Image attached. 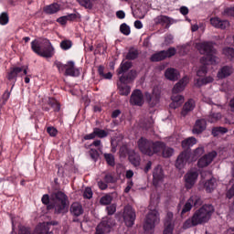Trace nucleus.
Here are the masks:
<instances>
[{
	"mask_svg": "<svg viewBox=\"0 0 234 234\" xmlns=\"http://www.w3.org/2000/svg\"><path fill=\"white\" fill-rule=\"evenodd\" d=\"M196 48L206 57L200 59V63L203 65L197 71V76L204 78L207 74V67L206 65H217L218 63V58L215 56L217 49L213 47V42H200L196 44Z\"/></svg>",
	"mask_w": 234,
	"mask_h": 234,
	"instance_id": "obj_1",
	"label": "nucleus"
},
{
	"mask_svg": "<svg viewBox=\"0 0 234 234\" xmlns=\"http://www.w3.org/2000/svg\"><path fill=\"white\" fill-rule=\"evenodd\" d=\"M215 213V207L212 205H204L200 208L195 211L191 218L185 221L184 229H189L193 226H198L199 224H206L211 219V216Z\"/></svg>",
	"mask_w": 234,
	"mask_h": 234,
	"instance_id": "obj_2",
	"label": "nucleus"
},
{
	"mask_svg": "<svg viewBox=\"0 0 234 234\" xmlns=\"http://www.w3.org/2000/svg\"><path fill=\"white\" fill-rule=\"evenodd\" d=\"M42 204L48 206V209H55V213H65L67 207V195L61 191L54 192L50 195L45 194L42 198Z\"/></svg>",
	"mask_w": 234,
	"mask_h": 234,
	"instance_id": "obj_3",
	"label": "nucleus"
},
{
	"mask_svg": "<svg viewBox=\"0 0 234 234\" xmlns=\"http://www.w3.org/2000/svg\"><path fill=\"white\" fill-rule=\"evenodd\" d=\"M31 49L41 58H52L55 54L54 47L49 39H35L31 42Z\"/></svg>",
	"mask_w": 234,
	"mask_h": 234,
	"instance_id": "obj_4",
	"label": "nucleus"
},
{
	"mask_svg": "<svg viewBox=\"0 0 234 234\" xmlns=\"http://www.w3.org/2000/svg\"><path fill=\"white\" fill-rule=\"evenodd\" d=\"M137 147L143 154L147 156H153V154H157L162 151L164 147V143L162 142H153L146 139L145 137H141L137 142Z\"/></svg>",
	"mask_w": 234,
	"mask_h": 234,
	"instance_id": "obj_5",
	"label": "nucleus"
},
{
	"mask_svg": "<svg viewBox=\"0 0 234 234\" xmlns=\"http://www.w3.org/2000/svg\"><path fill=\"white\" fill-rule=\"evenodd\" d=\"M159 222H160V214L158 213V210L156 209L150 210L144 220V231H151L154 229V226H156V224H159Z\"/></svg>",
	"mask_w": 234,
	"mask_h": 234,
	"instance_id": "obj_6",
	"label": "nucleus"
},
{
	"mask_svg": "<svg viewBox=\"0 0 234 234\" xmlns=\"http://www.w3.org/2000/svg\"><path fill=\"white\" fill-rule=\"evenodd\" d=\"M114 224V219L110 217L103 218L101 222L97 226L95 234L110 233L111 228H113Z\"/></svg>",
	"mask_w": 234,
	"mask_h": 234,
	"instance_id": "obj_7",
	"label": "nucleus"
},
{
	"mask_svg": "<svg viewBox=\"0 0 234 234\" xmlns=\"http://www.w3.org/2000/svg\"><path fill=\"white\" fill-rule=\"evenodd\" d=\"M193 206H202V199L200 197L195 195L192 196L183 206L181 210V217H184L186 213H189L193 209Z\"/></svg>",
	"mask_w": 234,
	"mask_h": 234,
	"instance_id": "obj_8",
	"label": "nucleus"
},
{
	"mask_svg": "<svg viewBox=\"0 0 234 234\" xmlns=\"http://www.w3.org/2000/svg\"><path fill=\"white\" fill-rule=\"evenodd\" d=\"M123 219L128 228L134 226V220H136V212H134L133 207L126 206L124 207Z\"/></svg>",
	"mask_w": 234,
	"mask_h": 234,
	"instance_id": "obj_9",
	"label": "nucleus"
},
{
	"mask_svg": "<svg viewBox=\"0 0 234 234\" xmlns=\"http://www.w3.org/2000/svg\"><path fill=\"white\" fill-rule=\"evenodd\" d=\"M215 158H217V152L216 151L209 152L208 154L203 155L198 159L197 166L201 168L207 167V165H209L211 162L215 160Z\"/></svg>",
	"mask_w": 234,
	"mask_h": 234,
	"instance_id": "obj_10",
	"label": "nucleus"
},
{
	"mask_svg": "<svg viewBox=\"0 0 234 234\" xmlns=\"http://www.w3.org/2000/svg\"><path fill=\"white\" fill-rule=\"evenodd\" d=\"M189 158H191V154L188 152H182L176 161V167L179 171H182L186 165H187V163L189 162Z\"/></svg>",
	"mask_w": 234,
	"mask_h": 234,
	"instance_id": "obj_11",
	"label": "nucleus"
},
{
	"mask_svg": "<svg viewBox=\"0 0 234 234\" xmlns=\"http://www.w3.org/2000/svg\"><path fill=\"white\" fill-rule=\"evenodd\" d=\"M184 178H185V186L187 189H192L193 186L197 184V180L198 178V172L189 171L185 175Z\"/></svg>",
	"mask_w": 234,
	"mask_h": 234,
	"instance_id": "obj_12",
	"label": "nucleus"
},
{
	"mask_svg": "<svg viewBox=\"0 0 234 234\" xmlns=\"http://www.w3.org/2000/svg\"><path fill=\"white\" fill-rule=\"evenodd\" d=\"M127 80L125 79V75H122V77H120V83H118V89H119V94H121V96H129V94H131V87H129V85H127Z\"/></svg>",
	"mask_w": 234,
	"mask_h": 234,
	"instance_id": "obj_13",
	"label": "nucleus"
},
{
	"mask_svg": "<svg viewBox=\"0 0 234 234\" xmlns=\"http://www.w3.org/2000/svg\"><path fill=\"white\" fill-rule=\"evenodd\" d=\"M130 103H132V105H138L139 107L144 105V94L142 93V90H135L133 91Z\"/></svg>",
	"mask_w": 234,
	"mask_h": 234,
	"instance_id": "obj_14",
	"label": "nucleus"
},
{
	"mask_svg": "<svg viewBox=\"0 0 234 234\" xmlns=\"http://www.w3.org/2000/svg\"><path fill=\"white\" fill-rule=\"evenodd\" d=\"M155 25H165V28H169L171 25H175L176 23V20L167 16H158L154 18Z\"/></svg>",
	"mask_w": 234,
	"mask_h": 234,
	"instance_id": "obj_15",
	"label": "nucleus"
},
{
	"mask_svg": "<svg viewBox=\"0 0 234 234\" xmlns=\"http://www.w3.org/2000/svg\"><path fill=\"white\" fill-rule=\"evenodd\" d=\"M80 74V69L75 67L74 61H69L66 64V71H65L66 76H72L73 78H78Z\"/></svg>",
	"mask_w": 234,
	"mask_h": 234,
	"instance_id": "obj_16",
	"label": "nucleus"
},
{
	"mask_svg": "<svg viewBox=\"0 0 234 234\" xmlns=\"http://www.w3.org/2000/svg\"><path fill=\"white\" fill-rule=\"evenodd\" d=\"M187 83H189V78L186 76L174 86L172 89V94H178L179 92H182L187 86Z\"/></svg>",
	"mask_w": 234,
	"mask_h": 234,
	"instance_id": "obj_17",
	"label": "nucleus"
},
{
	"mask_svg": "<svg viewBox=\"0 0 234 234\" xmlns=\"http://www.w3.org/2000/svg\"><path fill=\"white\" fill-rule=\"evenodd\" d=\"M206 127H207L206 120L199 119L196 121L192 133L193 134H200V133H204V131H206Z\"/></svg>",
	"mask_w": 234,
	"mask_h": 234,
	"instance_id": "obj_18",
	"label": "nucleus"
},
{
	"mask_svg": "<svg viewBox=\"0 0 234 234\" xmlns=\"http://www.w3.org/2000/svg\"><path fill=\"white\" fill-rule=\"evenodd\" d=\"M210 23L212 27H215V28H221V30H224L229 27V22L228 20H221L218 17L211 18Z\"/></svg>",
	"mask_w": 234,
	"mask_h": 234,
	"instance_id": "obj_19",
	"label": "nucleus"
},
{
	"mask_svg": "<svg viewBox=\"0 0 234 234\" xmlns=\"http://www.w3.org/2000/svg\"><path fill=\"white\" fill-rule=\"evenodd\" d=\"M153 178H154V185L155 186H158V183L164 180L165 176H164V170L162 169V166H157L154 169Z\"/></svg>",
	"mask_w": 234,
	"mask_h": 234,
	"instance_id": "obj_20",
	"label": "nucleus"
},
{
	"mask_svg": "<svg viewBox=\"0 0 234 234\" xmlns=\"http://www.w3.org/2000/svg\"><path fill=\"white\" fill-rule=\"evenodd\" d=\"M172 102L170 103V109H178L184 103V96L176 95V93H173L171 97Z\"/></svg>",
	"mask_w": 234,
	"mask_h": 234,
	"instance_id": "obj_21",
	"label": "nucleus"
},
{
	"mask_svg": "<svg viewBox=\"0 0 234 234\" xmlns=\"http://www.w3.org/2000/svg\"><path fill=\"white\" fill-rule=\"evenodd\" d=\"M233 74V67L225 66L221 68L218 72V80H224L225 78H229Z\"/></svg>",
	"mask_w": 234,
	"mask_h": 234,
	"instance_id": "obj_22",
	"label": "nucleus"
},
{
	"mask_svg": "<svg viewBox=\"0 0 234 234\" xmlns=\"http://www.w3.org/2000/svg\"><path fill=\"white\" fill-rule=\"evenodd\" d=\"M165 76L166 80H169L170 81H176L180 76V73L174 68H168L165 72Z\"/></svg>",
	"mask_w": 234,
	"mask_h": 234,
	"instance_id": "obj_23",
	"label": "nucleus"
},
{
	"mask_svg": "<svg viewBox=\"0 0 234 234\" xmlns=\"http://www.w3.org/2000/svg\"><path fill=\"white\" fill-rule=\"evenodd\" d=\"M209 123H217L222 120V113L215 112V108H212L211 112L207 117Z\"/></svg>",
	"mask_w": 234,
	"mask_h": 234,
	"instance_id": "obj_24",
	"label": "nucleus"
},
{
	"mask_svg": "<svg viewBox=\"0 0 234 234\" xmlns=\"http://www.w3.org/2000/svg\"><path fill=\"white\" fill-rule=\"evenodd\" d=\"M70 213L74 217H80L83 215V207L79 202L72 203L70 206Z\"/></svg>",
	"mask_w": 234,
	"mask_h": 234,
	"instance_id": "obj_25",
	"label": "nucleus"
},
{
	"mask_svg": "<svg viewBox=\"0 0 234 234\" xmlns=\"http://www.w3.org/2000/svg\"><path fill=\"white\" fill-rule=\"evenodd\" d=\"M145 98L150 103L152 102V105H156L160 100V92L158 91V90L157 91L156 90H154L153 95H150L149 92H146Z\"/></svg>",
	"mask_w": 234,
	"mask_h": 234,
	"instance_id": "obj_26",
	"label": "nucleus"
},
{
	"mask_svg": "<svg viewBox=\"0 0 234 234\" xmlns=\"http://www.w3.org/2000/svg\"><path fill=\"white\" fill-rule=\"evenodd\" d=\"M195 109V101L194 100H189L186 101L183 107V110L181 112V115L183 116H187L188 112H191Z\"/></svg>",
	"mask_w": 234,
	"mask_h": 234,
	"instance_id": "obj_27",
	"label": "nucleus"
},
{
	"mask_svg": "<svg viewBox=\"0 0 234 234\" xmlns=\"http://www.w3.org/2000/svg\"><path fill=\"white\" fill-rule=\"evenodd\" d=\"M61 5L59 4H51L49 5H47L44 7V12H46V14H56L58 12H59V10H61Z\"/></svg>",
	"mask_w": 234,
	"mask_h": 234,
	"instance_id": "obj_28",
	"label": "nucleus"
},
{
	"mask_svg": "<svg viewBox=\"0 0 234 234\" xmlns=\"http://www.w3.org/2000/svg\"><path fill=\"white\" fill-rule=\"evenodd\" d=\"M20 72H23V69L20 67H15L13 69H11L10 72L7 75V79L9 80V81H12V80H16L17 79V74H19Z\"/></svg>",
	"mask_w": 234,
	"mask_h": 234,
	"instance_id": "obj_29",
	"label": "nucleus"
},
{
	"mask_svg": "<svg viewBox=\"0 0 234 234\" xmlns=\"http://www.w3.org/2000/svg\"><path fill=\"white\" fill-rule=\"evenodd\" d=\"M204 153H205L204 146L197 147L196 150H194L193 154L190 155L191 156L190 162H196V160L200 158V156H202Z\"/></svg>",
	"mask_w": 234,
	"mask_h": 234,
	"instance_id": "obj_30",
	"label": "nucleus"
},
{
	"mask_svg": "<svg viewBox=\"0 0 234 234\" xmlns=\"http://www.w3.org/2000/svg\"><path fill=\"white\" fill-rule=\"evenodd\" d=\"M129 161L134 167H138V165H140V154L135 152H131L129 154Z\"/></svg>",
	"mask_w": 234,
	"mask_h": 234,
	"instance_id": "obj_31",
	"label": "nucleus"
},
{
	"mask_svg": "<svg viewBox=\"0 0 234 234\" xmlns=\"http://www.w3.org/2000/svg\"><path fill=\"white\" fill-rule=\"evenodd\" d=\"M207 83H213V77L208 76L203 79H197L195 82L196 87H202L207 85Z\"/></svg>",
	"mask_w": 234,
	"mask_h": 234,
	"instance_id": "obj_32",
	"label": "nucleus"
},
{
	"mask_svg": "<svg viewBox=\"0 0 234 234\" xmlns=\"http://www.w3.org/2000/svg\"><path fill=\"white\" fill-rule=\"evenodd\" d=\"M197 144V138L189 137L182 142L183 149H189V147H193V145Z\"/></svg>",
	"mask_w": 234,
	"mask_h": 234,
	"instance_id": "obj_33",
	"label": "nucleus"
},
{
	"mask_svg": "<svg viewBox=\"0 0 234 234\" xmlns=\"http://www.w3.org/2000/svg\"><path fill=\"white\" fill-rule=\"evenodd\" d=\"M217 187V179L211 178L205 183V189L207 193H211Z\"/></svg>",
	"mask_w": 234,
	"mask_h": 234,
	"instance_id": "obj_34",
	"label": "nucleus"
},
{
	"mask_svg": "<svg viewBox=\"0 0 234 234\" xmlns=\"http://www.w3.org/2000/svg\"><path fill=\"white\" fill-rule=\"evenodd\" d=\"M131 67H133V63H131V61H122L120 65V69H118V74H123V72H127Z\"/></svg>",
	"mask_w": 234,
	"mask_h": 234,
	"instance_id": "obj_35",
	"label": "nucleus"
},
{
	"mask_svg": "<svg viewBox=\"0 0 234 234\" xmlns=\"http://www.w3.org/2000/svg\"><path fill=\"white\" fill-rule=\"evenodd\" d=\"M165 50L152 55L151 61H162L165 59Z\"/></svg>",
	"mask_w": 234,
	"mask_h": 234,
	"instance_id": "obj_36",
	"label": "nucleus"
},
{
	"mask_svg": "<svg viewBox=\"0 0 234 234\" xmlns=\"http://www.w3.org/2000/svg\"><path fill=\"white\" fill-rule=\"evenodd\" d=\"M160 151H163L162 154L164 158H169L173 153H175V150H173L171 147L165 146V144H164V147H162Z\"/></svg>",
	"mask_w": 234,
	"mask_h": 234,
	"instance_id": "obj_37",
	"label": "nucleus"
},
{
	"mask_svg": "<svg viewBox=\"0 0 234 234\" xmlns=\"http://www.w3.org/2000/svg\"><path fill=\"white\" fill-rule=\"evenodd\" d=\"M228 133V128L218 126L212 128V134L213 136H218V134H226Z\"/></svg>",
	"mask_w": 234,
	"mask_h": 234,
	"instance_id": "obj_38",
	"label": "nucleus"
},
{
	"mask_svg": "<svg viewBox=\"0 0 234 234\" xmlns=\"http://www.w3.org/2000/svg\"><path fill=\"white\" fill-rule=\"evenodd\" d=\"M80 6H84V8H88V10H92V6H94V0H77Z\"/></svg>",
	"mask_w": 234,
	"mask_h": 234,
	"instance_id": "obj_39",
	"label": "nucleus"
},
{
	"mask_svg": "<svg viewBox=\"0 0 234 234\" xmlns=\"http://www.w3.org/2000/svg\"><path fill=\"white\" fill-rule=\"evenodd\" d=\"M175 224L172 221H165L164 234H173Z\"/></svg>",
	"mask_w": 234,
	"mask_h": 234,
	"instance_id": "obj_40",
	"label": "nucleus"
},
{
	"mask_svg": "<svg viewBox=\"0 0 234 234\" xmlns=\"http://www.w3.org/2000/svg\"><path fill=\"white\" fill-rule=\"evenodd\" d=\"M112 202V196L106 194L105 196L101 197L100 199V204L101 206H109Z\"/></svg>",
	"mask_w": 234,
	"mask_h": 234,
	"instance_id": "obj_41",
	"label": "nucleus"
},
{
	"mask_svg": "<svg viewBox=\"0 0 234 234\" xmlns=\"http://www.w3.org/2000/svg\"><path fill=\"white\" fill-rule=\"evenodd\" d=\"M60 48H62V50H69V48H72V41L70 40H62L60 42Z\"/></svg>",
	"mask_w": 234,
	"mask_h": 234,
	"instance_id": "obj_42",
	"label": "nucleus"
},
{
	"mask_svg": "<svg viewBox=\"0 0 234 234\" xmlns=\"http://www.w3.org/2000/svg\"><path fill=\"white\" fill-rule=\"evenodd\" d=\"M94 131H95V135L98 136V138H106V136L109 135V133L100 128H94Z\"/></svg>",
	"mask_w": 234,
	"mask_h": 234,
	"instance_id": "obj_43",
	"label": "nucleus"
},
{
	"mask_svg": "<svg viewBox=\"0 0 234 234\" xmlns=\"http://www.w3.org/2000/svg\"><path fill=\"white\" fill-rule=\"evenodd\" d=\"M138 58V50L130 49L126 55V59H136Z\"/></svg>",
	"mask_w": 234,
	"mask_h": 234,
	"instance_id": "obj_44",
	"label": "nucleus"
},
{
	"mask_svg": "<svg viewBox=\"0 0 234 234\" xmlns=\"http://www.w3.org/2000/svg\"><path fill=\"white\" fill-rule=\"evenodd\" d=\"M223 54L229 58L230 59H234V48H226L223 49Z\"/></svg>",
	"mask_w": 234,
	"mask_h": 234,
	"instance_id": "obj_45",
	"label": "nucleus"
},
{
	"mask_svg": "<svg viewBox=\"0 0 234 234\" xmlns=\"http://www.w3.org/2000/svg\"><path fill=\"white\" fill-rule=\"evenodd\" d=\"M120 30L124 36H129V34H131V27L127 24H122Z\"/></svg>",
	"mask_w": 234,
	"mask_h": 234,
	"instance_id": "obj_46",
	"label": "nucleus"
},
{
	"mask_svg": "<svg viewBox=\"0 0 234 234\" xmlns=\"http://www.w3.org/2000/svg\"><path fill=\"white\" fill-rule=\"evenodd\" d=\"M54 65L57 67L58 72H65L67 70V64L64 65L60 61L56 60Z\"/></svg>",
	"mask_w": 234,
	"mask_h": 234,
	"instance_id": "obj_47",
	"label": "nucleus"
},
{
	"mask_svg": "<svg viewBox=\"0 0 234 234\" xmlns=\"http://www.w3.org/2000/svg\"><path fill=\"white\" fill-rule=\"evenodd\" d=\"M104 158L109 165H114V155L112 154H105Z\"/></svg>",
	"mask_w": 234,
	"mask_h": 234,
	"instance_id": "obj_48",
	"label": "nucleus"
},
{
	"mask_svg": "<svg viewBox=\"0 0 234 234\" xmlns=\"http://www.w3.org/2000/svg\"><path fill=\"white\" fill-rule=\"evenodd\" d=\"M223 16H225L226 17H234V7L225 8Z\"/></svg>",
	"mask_w": 234,
	"mask_h": 234,
	"instance_id": "obj_49",
	"label": "nucleus"
},
{
	"mask_svg": "<svg viewBox=\"0 0 234 234\" xmlns=\"http://www.w3.org/2000/svg\"><path fill=\"white\" fill-rule=\"evenodd\" d=\"M175 54H176V48H169L166 51L165 50V58H173Z\"/></svg>",
	"mask_w": 234,
	"mask_h": 234,
	"instance_id": "obj_50",
	"label": "nucleus"
},
{
	"mask_svg": "<svg viewBox=\"0 0 234 234\" xmlns=\"http://www.w3.org/2000/svg\"><path fill=\"white\" fill-rule=\"evenodd\" d=\"M106 211L108 215H114L116 213V204H112L106 207Z\"/></svg>",
	"mask_w": 234,
	"mask_h": 234,
	"instance_id": "obj_51",
	"label": "nucleus"
},
{
	"mask_svg": "<svg viewBox=\"0 0 234 234\" xmlns=\"http://www.w3.org/2000/svg\"><path fill=\"white\" fill-rule=\"evenodd\" d=\"M137 74L136 71L134 70H131L127 76H125V80H127V83H130L131 81H133V80H134L136 78Z\"/></svg>",
	"mask_w": 234,
	"mask_h": 234,
	"instance_id": "obj_52",
	"label": "nucleus"
},
{
	"mask_svg": "<svg viewBox=\"0 0 234 234\" xmlns=\"http://www.w3.org/2000/svg\"><path fill=\"white\" fill-rule=\"evenodd\" d=\"M0 25H8V14L2 13L0 15Z\"/></svg>",
	"mask_w": 234,
	"mask_h": 234,
	"instance_id": "obj_53",
	"label": "nucleus"
},
{
	"mask_svg": "<svg viewBox=\"0 0 234 234\" xmlns=\"http://www.w3.org/2000/svg\"><path fill=\"white\" fill-rule=\"evenodd\" d=\"M9 98H10V91L5 90V93L3 94L2 98L0 99L2 105H5V103H6V101H8Z\"/></svg>",
	"mask_w": 234,
	"mask_h": 234,
	"instance_id": "obj_54",
	"label": "nucleus"
},
{
	"mask_svg": "<svg viewBox=\"0 0 234 234\" xmlns=\"http://www.w3.org/2000/svg\"><path fill=\"white\" fill-rule=\"evenodd\" d=\"M65 17H66V21H74L78 19V17H80V14L73 13V14L65 16Z\"/></svg>",
	"mask_w": 234,
	"mask_h": 234,
	"instance_id": "obj_55",
	"label": "nucleus"
},
{
	"mask_svg": "<svg viewBox=\"0 0 234 234\" xmlns=\"http://www.w3.org/2000/svg\"><path fill=\"white\" fill-rule=\"evenodd\" d=\"M85 198L90 199L92 197V189L90 187H86L83 193Z\"/></svg>",
	"mask_w": 234,
	"mask_h": 234,
	"instance_id": "obj_56",
	"label": "nucleus"
},
{
	"mask_svg": "<svg viewBox=\"0 0 234 234\" xmlns=\"http://www.w3.org/2000/svg\"><path fill=\"white\" fill-rule=\"evenodd\" d=\"M90 155L92 158V160H98L100 154L98 153V150L90 149Z\"/></svg>",
	"mask_w": 234,
	"mask_h": 234,
	"instance_id": "obj_57",
	"label": "nucleus"
},
{
	"mask_svg": "<svg viewBox=\"0 0 234 234\" xmlns=\"http://www.w3.org/2000/svg\"><path fill=\"white\" fill-rule=\"evenodd\" d=\"M92 145L94 147H98L99 151H101V149H103V146L101 145V140H96L94 141L91 144L90 147H92Z\"/></svg>",
	"mask_w": 234,
	"mask_h": 234,
	"instance_id": "obj_58",
	"label": "nucleus"
},
{
	"mask_svg": "<svg viewBox=\"0 0 234 234\" xmlns=\"http://www.w3.org/2000/svg\"><path fill=\"white\" fill-rule=\"evenodd\" d=\"M173 39H175L173 35H166L165 37V45H171V43H173Z\"/></svg>",
	"mask_w": 234,
	"mask_h": 234,
	"instance_id": "obj_59",
	"label": "nucleus"
},
{
	"mask_svg": "<svg viewBox=\"0 0 234 234\" xmlns=\"http://www.w3.org/2000/svg\"><path fill=\"white\" fill-rule=\"evenodd\" d=\"M47 133H48L51 136H56V134H58V130L54 127H48Z\"/></svg>",
	"mask_w": 234,
	"mask_h": 234,
	"instance_id": "obj_60",
	"label": "nucleus"
},
{
	"mask_svg": "<svg viewBox=\"0 0 234 234\" xmlns=\"http://www.w3.org/2000/svg\"><path fill=\"white\" fill-rule=\"evenodd\" d=\"M94 138H96L95 130H93L91 133L86 134L84 136V140H94Z\"/></svg>",
	"mask_w": 234,
	"mask_h": 234,
	"instance_id": "obj_61",
	"label": "nucleus"
},
{
	"mask_svg": "<svg viewBox=\"0 0 234 234\" xmlns=\"http://www.w3.org/2000/svg\"><path fill=\"white\" fill-rule=\"evenodd\" d=\"M104 180L107 184H112V182H114V177H112L111 174H107L104 177Z\"/></svg>",
	"mask_w": 234,
	"mask_h": 234,
	"instance_id": "obj_62",
	"label": "nucleus"
},
{
	"mask_svg": "<svg viewBox=\"0 0 234 234\" xmlns=\"http://www.w3.org/2000/svg\"><path fill=\"white\" fill-rule=\"evenodd\" d=\"M234 197V184L230 187V189L227 192V197L233 198Z\"/></svg>",
	"mask_w": 234,
	"mask_h": 234,
	"instance_id": "obj_63",
	"label": "nucleus"
},
{
	"mask_svg": "<svg viewBox=\"0 0 234 234\" xmlns=\"http://www.w3.org/2000/svg\"><path fill=\"white\" fill-rule=\"evenodd\" d=\"M57 21L59 23V25H67V17L65 16H60L57 19Z\"/></svg>",
	"mask_w": 234,
	"mask_h": 234,
	"instance_id": "obj_64",
	"label": "nucleus"
}]
</instances>
